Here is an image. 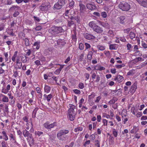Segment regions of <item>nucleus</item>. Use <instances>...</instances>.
I'll list each match as a JSON object with an SVG mask.
<instances>
[{"instance_id":"obj_22","label":"nucleus","mask_w":147,"mask_h":147,"mask_svg":"<svg viewBox=\"0 0 147 147\" xmlns=\"http://www.w3.org/2000/svg\"><path fill=\"white\" fill-rule=\"evenodd\" d=\"M118 99L116 97H113L111 100L109 102V104L110 105L113 104Z\"/></svg>"},{"instance_id":"obj_46","label":"nucleus","mask_w":147,"mask_h":147,"mask_svg":"<svg viewBox=\"0 0 147 147\" xmlns=\"http://www.w3.org/2000/svg\"><path fill=\"white\" fill-rule=\"evenodd\" d=\"M137 1L138 3L140 4L141 5H146V4L144 3H146L145 2H144L145 1H146V0H136Z\"/></svg>"},{"instance_id":"obj_42","label":"nucleus","mask_w":147,"mask_h":147,"mask_svg":"<svg viewBox=\"0 0 147 147\" xmlns=\"http://www.w3.org/2000/svg\"><path fill=\"white\" fill-rule=\"evenodd\" d=\"M17 68H16V71H13V76L15 78H16L18 76V71L17 70Z\"/></svg>"},{"instance_id":"obj_13","label":"nucleus","mask_w":147,"mask_h":147,"mask_svg":"<svg viewBox=\"0 0 147 147\" xmlns=\"http://www.w3.org/2000/svg\"><path fill=\"white\" fill-rule=\"evenodd\" d=\"M23 134L25 137H31L32 136V134H30L29 131H28L26 129H25L23 130Z\"/></svg>"},{"instance_id":"obj_45","label":"nucleus","mask_w":147,"mask_h":147,"mask_svg":"<svg viewBox=\"0 0 147 147\" xmlns=\"http://www.w3.org/2000/svg\"><path fill=\"white\" fill-rule=\"evenodd\" d=\"M108 34L109 36L113 37L114 36L113 31L112 30H109L108 33Z\"/></svg>"},{"instance_id":"obj_12","label":"nucleus","mask_w":147,"mask_h":147,"mask_svg":"<svg viewBox=\"0 0 147 147\" xmlns=\"http://www.w3.org/2000/svg\"><path fill=\"white\" fill-rule=\"evenodd\" d=\"M70 20H68V26L69 27H71L74 24V17L70 15Z\"/></svg>"},{"instance_id":"obj_43","label":"nucleus","mask_w":147,"mask_h":147,"mask_svg":"<svg viewBox=\"0 0 147 147\" xmlns=\"http://www.w3.org/2000/svg\"><path fill=\"white\" fill-rule=\"evenodd\" d=\"M9 91L7 90L6 88H5L4 87H2L1 90V92L3 93L6 94H7Z\"/></svg>"},{"instance_id":"obj_6","label":"nucleus","mask_w":147,"mask_h":147,"mask_svg":"<svg viewBox=\"0 0 147 147\" xmlns=\"http://www.w3.org/2000/svg\"><path fill=\"white\" fill-rule=\"evenodd\" d=\"M50 7L51 6L49 5H45L43 3L40 6L39 8L42 11H48Z\"/></svg>"},{"instance_id":"obj_63","label":"nucleus","mask_w":147,"mask_h":147,"mask_svg":"<svg viewBox=\"0 0 147 147\" xmlns=\"http://www.w3.org/2000/svg\"><path fill=\"white\" fill-rule=\"evenodd\" d=\"M131 45L130 44L128 43L127 45V50L130 51H131Z\"/></svg>"},{"instance_id":"obj_11","label":"nucleus","mask_w":147,"mask_h":147,"mask_svg":"<svg viewBox=\"0 0 147 147\" xmlns=\"http://www.w3.org/2000/svg\"><path fill=\"white\" fill-rule=\"evenodd\" d=\"M44 99L47 100V102H49L50 101L51 99L53 98V95L51 94H50L48 95H47L46 94H45L44 95Z\"/></svg>"},{"instance_id":"obj_23","label":"nucleus","mask_w":147,"mask_h":147,"mask_svg":"<svg viewBox=\"0 0 147 147\" xmlns=\"http://www.w3.org/2000/svg\"><path fill=\"white\" fill-rule=\"evenodd\" d=\"M38 109V107L35 108L32 112V118H34L36 117V112Z\"/></svg>"},{"instance_id":"obj_54","label":"nucleus","mask_w":147,"mask_h":147,"mask_svg":"<svg viewBox=\"0 0 147 147\" xmlns=\"http://www.w3.org/2000/svg\"><path fill=\"white\" fill-rule=\"evenodd\" d=\"M108 122L107 120L105 119H103L102 121V122L103 123V125L107 126Z\"/></svg>"},{"instance_id":"obj_64","label":"nucleus","mask_w":147,"mask_h":147,"mask_svg":"<svg viewBox=\"0 0 147 147\" xmlns=\"http://www.w3.org/2000/svg\"><path fill=\"white\" fill-rule=\"evenodd\" d=\"M73 91L75 94H80L81 93L80 91L79 90L77 89H74Z\"/></svg>"},{"instance_id":"obj_19","label":"nucleus","mask_w":147,"mask_h":147,"mask_svg":"<svg viewBox=\"0 0 147 147\" xmlns=\"http://www.w3.org/2000/svg\"><path fill=\"white\" fill-rule=\"evenodd\" d=\"M57 43L58 45H64L65 44V42L63 40L59 39L57 41Z\"/></svg>"},{"instance_id":"obj_41","label":"nucleus","mask_w":147,"mask_h":147,"mask_svg":"<svg viewBox=\"0 0 147 147\" xmlns=\"http://www.w3.org/2000/svg\"><path fill=\"white\" fill-rule=\"evenodd\" d=\"M112 133L115 137H117V136L118 132L115 129H113Z\"/></svg>"},{"instance_id":"obj_29","label":"nucleus","mask_w":147,"mask_h":147,"mask_svg":"<svg viewBox=\"0 0 147 147\" xmlns=\"http://www.w3.org/2000/svg\"><path fill=\"white\" fill-rule=\"evenodd\" d=\"M136 34L132 32H130L129 34V37L131 40H133L135 37Z\"/></svg>"},{"instance_id":"obj_50","label":"nucleus","mask_w":147,"mask_h":147,"mask_svg":"<svg viewBox=\"0 0 147 147\" xmlns=\"http://www.w3.org/2000/svg\"><path fill=\"white\" fill-rule=\"evenodd\" d=\"M94 145L97 147H100V142L98 140H95L94 142Z\"/></svg>"},{"instance_id":"obj_3","label":"nucleus","mask_w":147,"mask_h":147,"mask_svg":"<svg viewBox=\"0 0 147 147\" xmlns=\"http://www.w3.org/2000/svg\"><path fill=\"white\" fill-rule=\"evenodd\" d=\"M69 105L70 108L68 110L67 117L71 121H73L75 117L74 110L76 108V106L71 104H70Z\"/></svg>"},{"instance_id":"obj_51","label":"nucleus","mask_w":147,"mask_h":147,"mask_svg":"<svg viewBox=\"0 0 147 147\" xmlns=\"http://www.w3.org/2000/svg\"><path fill=\"white\" fill-rule=\"evenodd\" d=\"M102 116L103 117H106L107 119H110L111 118L110 116L109 115L105 113H102Z\"/></svg>"},{"instance_id":"obj_1","label":"nucleus","mask_w":147,"mask_h":147,"mask_svg":"<svg viewBox=\"0 0 147 147\" xmlns=\"http://www.w3.org/2000/svg\"><path fill=\"white\" fill-rule=\"evenodd\" d=\"M69 133L68 130L62 129L59 131L57 134V138L60 140L64 141L67 140L68 136L67 135Z\"/></svg>"},{"instance_id":"obj_49","label":"nucleus","mask_w":147,"mask_h":147,"mask_svg":"<svg viewBox=\"0 0 147 147\" xmlns=\"http://www.w3.org/2000/svg\"><path fill=\"white\" fill-rule=\"evenodd\" d=\"M10 139V140H14L15 138H16V136L15 135H13L12 134L10 133L9 135Z\"/></svg>"},{"instance_id":"obj_60","label":"nucleus","mask_w":147,"mask_h":147,"mask_svg":"<svg viewBox=\"0 0 147 147\" xmlns=\"http://www.w3.org/2000/svg\"><path fill=\"white\" fill-rule=\"evenodd\" d=\"M25 51L26 53V55L28 56H30L31 53V51L30 49H28L26 51Z\"/></svg>"},{"instance_id":"obj_37","label":"nucleus","mask_w":147,"mask_h":147,"mask_svg":"<svg viewBox=\"0 0 147 147\" xmlns=\"http://www.w3.org/2000/svg\"><path fill=\"white\" fill-rule=\"evenodd\" d=\"M59 3L62 7L65 4V0H58L57 2Z\"/></svg>"},{"instance_id":"obj_59","label":"nucleus","mask_w":147,"mask_h":147,"mask_svg":"<svg viewBox=\"0 0 147 147\" xmlns=\"http://www.w3.org/2000/svg\"><path fill=\"white\" fill-rule=\"evenodd\" d=\"M43 133L42 131H37L35 132V135H38V136H39L43 134Z\"/></svg>"},{"instance_id":"obj_44","label":"nucleus","mask_w":147,"mask_h":147,"mask_svg":"<svg viewBox=\"0 0 147 147\" xmlns=\"http://www.w3.org/2000/svg\"><path fill=\"white\" fill-rule=\"evenodd\" d=\"M123 77L122 76L119 75L118 76V82L119 83H120L123 80Z\"/></svg>"},{"instance_id":"obj_38","label":"nucleus","mask_w":147,"mask_h":147,"mask_svg":"<svg viewBox=\"0 0 147 147\" xmlns=\"http://www.w3.org/2000/svg\"><path fill=\"white\" fill-rule=\"evenodd\" d=\"M22 120L26 122V126H27L28 125H29V123H28V118L27 116H25L24 117H23L22 118Z\"/></svg>"},{"instance_id":"obj_9","label":"nucleus","mask_w":147,"mask_h":147,"mask_svg":"<svg viewBox=\"0 0 147 147\" xmlns=\"http://www.w3.org/2000/svg\"><path fill=\"white\" fill-rule=\"evenodd\" d=\"M27 140L28 143L30 147L34 144V140L32 137V136L31 137L30 136L28 138H27Z\"/></svg>"},{"instance_id":"obj_61","label":"nucleus","mask_w":147,"mask_h":147,"mask_svg":"<svg viewBox=\"0 0 147 147\" xmlns=\"http://www.w3.org/2000/svg\"><path fill=\"white\" fill-rule=\"evenodd\" d=\"M79 48L80 50H83L84 49V46L83 44L82 43H80L79 44Z\"/></svg>"},{"instance_id":"obj_57","label":"nucleus","mask_w":147,"mask_h":147,"mask_svg":"<svg viewBox=\"0 0 147 147\" xmlns=\"http://www.w3.org/2000/svg\"><path fill=\"white\" fill-rule=\"evenodd\" d=\"M2 147H7V144L6 142L4 141H2L1 143Z\"/></svg>"},{"instance_id":"obj_32","label":"nucleus","mask_w":147,"mask_h":147,"mask_svg":"<svg viewBox=\"0 0 147 147\" xmlns=\"http://www.w3.org/2000/svg\"><path fill=\"white\" fill-rule=\"evenodd\" d=\"M83 130V127H82L78 126L74 129V131L75 132L82 131Z\"/></svg>"},{"instance_id":"obj_39","label":"nucleus","mask_w":147,"mask_h":147,"mask_svg":"<svg viewBox=\"0 0 147 147\" xmlns=\"http://www.w3.org/2000/svg\"><path fill=\"white\" fill-rule=\"evenodd\" d=\"M120 23L121 24H123L125 22V17L124 16H121L120 17Z\"/></svg>"},{"instance_id":"obj_17","label":"nucleus","mask_w":147,"mask_h":147,"mask_svg":"<svg viewBox=\"0 0 147 147\" xmlns=\"http://www.w3.org/2000/svg\"><path fill=\"white\" fill-rule=\"evenodd\" d=\"M20 8V7L17 5H13L9 8V10L10 11H13L15 10H18Z\"/></svg>"},{"instance_id":"obj_7","label":"nucleus","mask_w":147,"mask_h":147,"mask_svg":"<svg viewBox=\"0 0 147 147\" xmlns=\"http://www.w3.org/2000/svg\"><path fill=\"white\" fill-rule=\"evenodd\" d=\"M84 36L86 39L88 40L93 39L95 38V37L92 34L88 33H84Z\"/></svg>"},{"instance_id":"obj_16","label":"nucleus","mask_w":147,"mask_h":147,"mask_svg":"<svg viewBox=\"0 0 147 147\" xmlns=\"http://www.w3.org/2000/svg\"><path fill=\"white\" fill-rule=\"evenodd\" d=\"M113 137L110 135L109 138V141L110 145H113L114 144V141Z\"/></svg>"},{"instance_id":"obj_35","label":"nucleus","mask_w":147,"mask_h":147,"mask_svg":"<svg viewBox=\"0 0 147 147\" xmlns=\"http://www.w3.org/2000/svg\"><path fill=\"white\" fill-rule=\"evenodd\" d=\"M18 53V51H16L14 52V55H13L11 58L13 62H14L15 61L16 58L17 56Z\"/></svg>"},{"instance_id":"obj_34","label":"nucleus","mask_w":147,"mask_h":147,"mask_svg":"<svg viewBox=\"0 0 147 147\" xmlns=\"http://www.w3.org/2000/svg\"><path fill=\"white\" fill-rule=\"evenodd\" d=\"M9 105L8 104L6 103L5 104V105L4 107L5 111L7 113H8L9 112L8 109Z\"/></svg>"},{"instance_id":"obj_55","label":"nucleus","mask_w":147,"mask_h":147,"mask_svg":"<svg viewBox=\"0 0 147 147\" xmlns=\"http://www.w3.org/2000/svg\"><path fill=\"white\" fill-rule=\"evenodd\" d=\"M71 38L74 41H76L77 40L76 34V33H74V34L72 35Z\"/></svg>"},{"instance_id":"obj_15","label":"nucleus","mask_w":147,"mask_h":147,"mask_svg":"<svg viewBox=\"0 0 147 147\" xmlns=\"http://www.w3.org/2000/svg\"><path fill=\"white\" fill-rule=\"evenodd\" d=\"M51 90V88L50 86L46 85H45V86L44 88V91L45 92L47 93H49Z\"/></svg>"},{"instance_id":"obj_36","label":"nucleus","mask_w":147,"mask_h":147,"mask_svg":"<svg viewBox=\"0 0 147 147\" xmlns=\"http://www.w3.org/2000/svg\"><path fill=\"white\" fill-rule=\"evenodd\" d=\"M84 52H83V53H81L79 56V60L80 61L82 62L83 61L84 57Z\"/></svg>"},{"instance_id":"obj_58","label":"nucleus","mask_w":147,"mask_h":147,"mask_svg":"<svg viewBox=\"0 0 147 147\" xmlns=\"http://www.w3.org/2000/svg\"><path fill=\"white\" fill-rule=\"evenodd\" d=\"M80 17L77 16L74 17V20L75 19V20L77 21V23H79L80 22Z\"/></svg>"},{"instance_id":"obj_53","label":"nucleus","mask_w":147,"mask_h":147,"mask_svg":"<svg viewBox=\"0 0 147 147\" xmlns=\"http://www.w3.org/2000/svg\"><path fill=\"white\" fill-rule=\"evenodd\" d=\"M141 45L144 49L147 48V44L144 41H142L141 42Z\"/></svg>"},{"instance_id":"obj_52","label":"nucleus","mask_w":147,"mask_h":147,"mask_svg":"<svg viewBox=\"0 0 147 147\" xmlns=\"http://www.w3.org/2000/svg\"><path fill=\"white\" fill-rule=\"evenodd\" d=\"M125 65L124 64H123L122 65H115V67L117 69H119L121 68L122 67L125 66Z\"/></svg>"},{"instance_id":"obj_28","label":"nucleus","mask_w":147,"mask_h":147,"mask_svg":"<svg viewBox=\"0 0 147 147\" xmlns=\"http://www.w3.org/2000/svg\"><path fill=\"white\" fill-rule=\"evenodd\" d=\"M57 125V123L56 122H54L53 123L51 124H49V129H51V128H53L55 126H56Z\"/></svg>"},{"instance_id":"obj_10","label":"nucleus","mask_w":147,"mask_h":147,"mask_svg":"<svg viewBox=\"0 0 147 147\" xmlns=\"http://www.w3.org/2000/svg\"><path fill=\"white\" fill-rule=\"evenodd\" d=\"M137 83H134L131 86L129 91L131 93L133 94L136 91L137 88Z\"/></svg>"},{"instance_id":"obj_31","label":"nucleus","mask_w":147,"mask_h":147,"mask_svg":"<svg viewBox=\"0 0 147 147\" xmlns=\"http://www.w3.org/2000/svg\"><path fill=\"white\" fill-rule=\"evenodd\" d=\"M24 44L26 46H29L30 45V42L29 39L28 38H26L24 39Z\"/></svg>"},{"instance_id":"obj_20","label":"nucleus","mask_w":147,"mask_h":147,"mask_svg":"<svg viewBox=\"0 0 147 147\" xmlns=\"http://www.w3.org/2000/svg\"><path fill=\"white\" fill-rule=\"evenodd\" d=\"M94 69L96 70L99 71L105 70V68L104 67L99 65L95 66L94 67Z\"/></svg>"},{"instance_id":"obj_40","label":"nucleus","mask_w":147,"mask_h":147,"mask_svg":"<svg viewBox=\"0 0 147 147\" xmlns=\"http://www.w3.org/2000/svg\"><path fill=\"white\" fill-rule=\"evenodd\" d=\"M49 122L47 121L43 124V126L45 128L48 129H49Z\"/></svg>"},{"instance_id":"obj_8","label":"nucleus","mask_w":147,"mask_h":147,"mask_svg":"<svg viewBox=\"0 0 147 147\" xmlns=\"http://www.w3.org/2000/svg\"><path fill=\"white\" fill-rule=\"evenodd\" d=\"M0 100L3 102L7 103L8 102L9 99L8 97L6 95L2 94H0Z\"/></svg>"},{"instance_id":"obj_2","label":"nucleus","mask_w":147,"mask_h":147,"mask_svg":"<svg viewBox=\"0 0 147 147\" xmlns=\"http://www.w3.org/2000/svg\"><path fill=\"white\" fill-rule=\"evenodd\" d=\"M89 26L93 30L97 33H101L103 31L102 27H101L97 25L95 21L90 22L88 24Z\"/></svg>"},{"instance_id":"obj_33","label":"nucleus","mask_w":147,"mask_h":147,"mask_svg":"<svg viewBox=\"0 0 147 147\" xmlns=\"http://www.w3.org/2000/svg\"><path fill=\"white\" fill-rule=\"evenodd\" d=\"M40 42H35L34 44V46H36V49H38L40 47Z\"/></svg>"},{"instance_id":"obj_47","label":"nucleus","mask_w":147,"mask_h":147,"mask_svg":"<svg viewBox=\"0 0 147 147\" xmlns=\"http://www.w3.org/2000/svg\"><path fill=\"white\" fill-rule=\"evenodd\" d=\"M78 88L80 89H83L84 87V84L82 82H80L78 85Z\"/></svg>"},{"instance_id":"obj_30","label":"nucleus","mask_w":147,"mask_h":147,"mask_svg":"<svg viewBox=\"0 0 147 147\" xmlns=\"http://www.w3.org/2000/svg\"><path fill=\"white\" fill-rule=\"evenodd\" d=\"M97 47L98 49L102 51H103L105 49V46L103 45H98L97 46Z\"/></svg>"},{"instance_id":"obj_5","label":"nucleus","mask_w":147,"mask_h":147,"mask_svg":"<svg viewBox=\"0 0 147 147\" xmlns=\"http://www.w3.org/2000/svg\"><path fill=\"white\" fill-rule=\"evenodd\" d=\"M120 8L123 11H128L130 8L129 5L127 3L123 2L120 5Z\"/></svg>"},{"instance_id":"obj_21","label":"nucleus","mask_w":147,"mask_h":147,"mask_svg":"<svg viewBox=\"0 0 147 147\" xmlns=\"http://www.w3.org/2000/svg\"><path fill=\"white\" fill-rule=\"evenodd\" d=\"M80 7V10L81 12H84L86 9V8L85 6L82 3H80L79 4Z\"/></svg>"},{"instance_id":"obj_24","label":"nucleus","mask_w":147,"mask_h":147,"mask_svg":"<svg viewBox=\"0 0 147 147\" xmlns=\"http://www.w3.org/2000/svg\"><path fill=\"white\" fill-rule=\"evenodd\" d=\"M62 7L57 2L55 3L53 6L54 8L57 9H60Z\"/></svg>"},{"instance_id":"obj_27","label":"nucleus","mask_w":147,"mask_h":147,"mask_svg":"<svg viewBox=\"0 0 147 147\" xmlns=\"http://www.w3.org/2000/svg\"><path fill=\"white\" fill-rule=\"evenodd\" d=\"M138 129L136 126H133V128L131 129L130 132L131 134H134L137 132L138 131Z\"/></svg>"},{"instance_id":"obj_18","label":"nucleus","mask_w":147,"mask_h":147,"mask_svg":"<svg viewBox=\"0 0 147 147\" xmlns=\"http://www.w3.org/2000/svg\"><path fill=\"white\" fill-rule=\"evenodd\" d=\"M87 8L91 10H93L96 9V6L95 5H92L90 4H88L86 5Z\"/></svg>"},{"instance_id":"obj_14","label":"nucleus","mask_w":147,"mask_h":147,"mask_svg":"<svg viewBox=\"0 0 147 147\" xmlns=\"http://www.w3.org/2000/svg\"><path fill=\"white\" fill-rule=\"evenodd\" d=\"M92 55V52L91 51H89L87 55V59L89 61H91Z\"/></svg>"},{"instance_id":"obj_26","label":"nucleus","mask_w":147,"mask_h":147,"mask_svg":"<svg viewBox=\"0 0 147 147\" xmlns=\"http://www.w3.org/2000/svg\"><path fill=\"white\" fill-rule=\"evenodd\" d=\"M117 44H111L109 46V49L111 50H116L117 49L116 48V46Z\"/></svg>"},{"instance_id":"obj_48","label":"nucleus","mask_w":147,"mask_h":147,"mask_svg":"<svg viewBox=\"0 0 147 147\" xmlns=\"http://www.w3.org/2000/svg\"><path fill=\"white\" fill-rule=\"evenodd\" d=\"M104 53L107 57H110L111 54L109 51H104Z\"/></svg>"},{"instance_id":"obj_56","label":"nucleus","mask_w":147,"mask_h":147,"mask_svg":"<svg viewBox=\"0 0 147 147\" xmlns=\"http://www.w3.org/2000/svg\"><path fill=\"white\" fill-rule=\"evenodd\" d=\"M16 106L18 107V110H21L22 109V105L19 102H17L16 104Z\"/></svg>"},{"instance_id":"obj_62","label":"nucleus","mask_w":147,"mask_h":147,"mask_svg":"<svg viewBox=\"0 0 147 147\" xmlns=\"http://www.w3.org/2000/svg\"><path fill=\"white\" fill-rule=\"evenodd\" d=\"M85 46H86V48H85V50L90 48L91 47V46L90 45L87 43L86 42L85 44Z\"/></svg>"},{"instance_id":"obj_4","label":"nucleus","mask_w":147,"mask_h":147,"mask_svg":"<svg viewBox=\"0 0 147 147\" xmlns=\"http://www.w3.org/2000/svg\"><path fill=\"white\" fill-rule=\"evenodd\" d=\"M64 30L61 27H57L54 26L51 27L49 30V33L53 34H57L64 32Z\"/></svg>"},{"instance_id":"obj_25","label":"nucleus","mask_w":147,"mask_h":147,"mask_svg":"<svg viewBox=\"0 0 147 147\" xmlns=\"http://www.w3.org/2000/svg\"><path fill=\"white\" fill-rule=\"evenodd\" d=\"M121 116L122 118H125L127 116V111L125 109H123L121 114Z\"/></svg>"}]
</instances>
